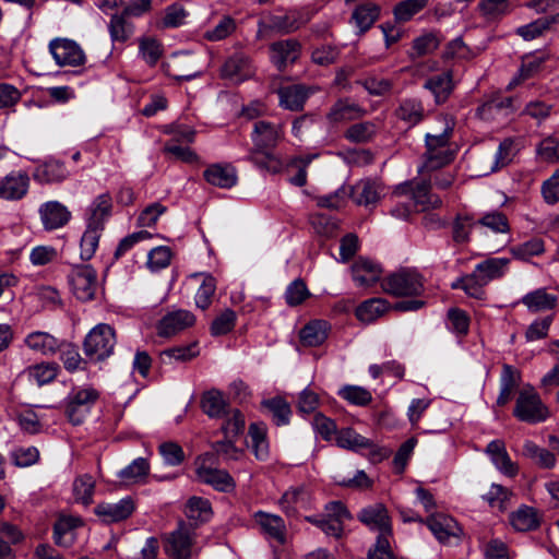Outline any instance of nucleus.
<instances>
[{"label": "nucleus", "mask_w": 559, "mask_h": 559, "mask_svg": "<svg viewBox=\"0 0 559 559\" xmlns=\"http://www.w3.org/2000/svg\"><path fill=\"white\" fill-rule=\"evenodd\" d=\"M509 262L507 258H490L477 264L474 271L483 278V283L488 284L504 274Z\"/></svg>", "instance_id": "nucleus-37"}, {"label": "nucleus", "mask_w": 559, "mask_h": 559, "mask_svg": "<svg viewBox=\"0 0 559 559\" xmlns=\"http://www.w3.org/2000/svg\"><path fill=\"white\" fill-rule=\"evenodd\" d=\"M338 394L348 403L357 406H366L372 401L371 392L359 385H345Z\"/></svg>", "instance_id": "nucleus-57"}, {"label": "nucleus", "mask_w": 559, "mask_h": 559, "mask_svg": "<svg viewBox=\"0 0 559 559\" xmlns=\"http://www.w3.org/2000/svg\"><path fill=\"white\" fill-rule=\"evenodd\" d=\"M425 523L441 543L448 542L451 537H457L461 533L456 521L443 513L431 514Z\"/></svg>", "instance_id": "nucleus-21"}, {"label": "nucleus", "mask_w": 559, "mask_h": 559, "mask_svg": "<svg viewBox=\"0 0 559 559\" xmlns=\"http://www.w3.org/2000/svg\"><path fill=\"white\" fill-rule=\"evenodd\" d=\"M521 380L520 371L510 365H503L500 377V393L497 397V405H507L513 395L514 390L519 386Z\"/></svg>", "instance_id": "nucleus-32"}, {"label": "nucleus", "mask_w": 559, "mask_h": 559, "mask_svg": "<svg viewBox=\"0 0 559 559\" xmlns=\"http://www.w3.org/2000/svg\"><path fill=\"white\" fill-rule=\"evenodd\" d=\"M490 461L503 475L514 477L519 472V466L514 463L507 452L503 440L496 439L489 442L485 450Z\"/></svg>", "instance_id": "nucleus-17"}, {"label": "nucleus", "mask_w": 559, "mask_h": 559, "mask_svg": "<svg viewBox=\"0 0 559 559\" xmlns=\"http://www.w3.org/2000/svg\"><path fill=\"white\" fill-rule=\"evenodd\" d=\"M98 399V392L92 388L81 389L69 396L66 415L73 425L83 423Z\"/></svg>", "instance_id": "nucleus-8"}, {"label": "nucleus", "mask_w": 559, "mask_h": 559, "mask_svg": "<svg viewBox=\"0 0 559 559\" xmlns=\"http://www.w3.org/2000/svg\"><path fill=\"white\" fill-rule=\"evenodd\" d=\"M148 469V462L143 457H138L119 473V477L126 481L136 483L146 477Z\"/></svg>", "instance_id": "nucleus-58"}, {"label": "nucleus", "mask_w": 559, "mask_h": 559, "mask_svg": "<svg viewBox=\"0 0 559 559\" xmlns=\"http://www.w3.org/2000/svg\"><path fill=\"white\" fill-rule=\"evenodd\" d=\"M347 190L348 197H350L357 205L365 206L378 203L382 193L381 186L370 179L360 180L356 185L347 187Z\"/></svg>", "instance_id": "nucleus-20"}, {"label": "nucleus", "mask_w": 559, "mask_h": 559, "mask_svg": "<svg viewBox=\"0 0 559 559\" xmlns=\"http://www.w3.org/2000/svg\"><path fill=\"white\" fill-rule=\"evenodd\" d=\"M486 285V283H483V278L474 271L472 274H468L454 282L452 284V288H461L473 298L484 299V286Z\"/></svg>", "instance_id": "nucleus-50"}, {"label": "nucleus", "mask_w": 559, "mask_h": 559, "mask_svg": "<svg viewBox=\"0 0 559 559\" xmlns=\"http://www.w3.org/2000/svg\"><path fill=\"white\" fill-rule=\"evenodd\" d=\"M380 14V7L368 2L359 4L352 14V20L354 21L356 27L359 28L360 32L368 31L373 23L378 20Z\"/></svg>", "instance_id": "nucleus-39"}, {"label": "nucleus", "mask_w": 559, "mask_h": 559, "mask_svg": "<svg viewBox=\"0 0 559 559\" xmlns=\"http://www.w3.org/2000/svg\"><path fill=\"white\" fill-rule=\"evenodd\" d=\"M95 481L92 476L83 475L78 477L73 483V492L75 499L83 504H90L93 499Z\"/></svg>", "instance_id": "nucleus-60"}, {"label": "nucleus", "mask_w": 559, "mask_h": 559, "mask_svg": "<svg viewBox=\"0 0 559 559\" xmlns=\"http://www.w3.org/2000/svg\"><path fill=\"white\" fill-rule=\"evenodd\" d=\"M254 520L261 532L269 538L281 545L286 542V526L281 516L260 511L254 514Z\"/></svg>", "instance_id": "nucleus-23"}, {"label": "nucleus", "mask_w": 559, "mask_h": 559, "mask_svg": "<svg viewBox=\"0 0 559 559\" xmlns=\"http://www.w3.org/2000/svg\"><path fill=\"white\" fill-rule=\"evenodd\" d=\"M558 298L554 294H549L545 288L533 290L521 299V302L531 312H542L551 310L557 306Z\"/></svg>", "instance_id": "nucleus-34"}, {"label": "nucleus", "mask_w": 559, "mask_h": 559, "mask_svg": "<svg viewBox=\"0 0 559 559\" xmlns=\"http://www.w3.org/2000/svg\"><path fill=\"white\" fill-rule=\"evenodd\" d=\"M104 230L86 225V229L80 241V257L82 260H91L97 248Z\"/></svg>", "instance_id": "nucleus-51"}, {"label": "nucleus", "mask_w": 559, "mask_h": 559, "mask_svg": "<svg viewBox=\"0 0 559 559\" xmlns=\"http://www.w3.org/2000/svg\"><path fill=\"white\" fill-rule=\"evenodd\" d=\"M253 67L248 56L236 52L222 66L221 75L234 84L243 82L253 75Z\"/></svg>", "instance_id": "nucleus-13"}, {"label": "nucleus", "mask_w": 559, "mask_h": 559, "mask_svg": "<svg viewBox=\"0 0 559 559\" xmlns=\"http://www.w3.org/2000/svg\"><path fill=\"white\" fill-rule=\"evenodd\" d=\"M510 523L519 532H527L538 526L535 509L523 506L510 515Z\"/></svg>", "instance_id": "nucleus-42"}, {"label": "nucleus", "mask_w": 559, "mask_h": 559, "mask_svg": "<svg viewBox=\"0 0 559 559\" xmlns=\"http://www.w3.org/2000/svg\"><path fill=\"white\" fill-rule=\"evenodd\" d=\"M235 323V311L226 309L213 320L211 324V334L213 336L225 335L234 329Z\"/></svg>", "instance_id": "nucleus-64"}, {"label": "nucleus", "mask_w": 559, "mask_h": 559, "mask_svg": "<svg viewBox=\"0 0 559 559\" xmlns=\"http://www.w3.org/2000/svg\"><path fill=\"white\" fill-rule=\"evenodd\" d=\"M190 56L176 53L164 64L165 73L176 80H191L199 74L194 67H190Z\"/></svg>", "instance_id": "nucleus-28"}, {"label": "nucleus", "mask_w": 559, "mask_h": 559, "mask_svg": "<svg viewBox=\"0 0 559 559\" xmlns=\"http://www.w3.org/2000/svg\"><path fill=\"white\" fill-rule=\"evenodd\" d=\"M69 173L63 163L49 160L36 167L33 177L39 183H58L67 179Z\"/></svg>", "instance_id": "nucleus-31"}, {"label": "nucleus", "mask_w": 559, "mask_h": 559, "mask_svg": "<svg viewBox=\"0 0 559 559\" xmlns=\"http://www.w3.org/2000/svg\"><path fill=\"white\" fill-rule=\"evenodd\" d=\"M336 444L340 448L357 451L360 449H368L372 447V441L368 438L357 433L352 428L340 430L335 437Z\"/></svg>", "instance_id": "nucleus-40"}, {"label": "nucleus", "mask_w": 559, "mask_h": 559, "mask_svg": "<svg viewBox=\"0 0 559 559\" xmlns=\"http://www.w3.org/2000/svg\"><path fill=\"white\" fill-rule=\"evenodd\" d=\"M251 138L253 147L249 152L248 160L267 171L278 173L282 168V163L272 154L271 150L282 139L281 126L259 120L253 124Z\"/></svg>", "instance_id": "nucleus-1"}, {"label": "nucleus", "mask_w": 559, "mask_h": 559, "mask_svg": "<svg viewBox=\"0 0 559 559\" xmlns=\"http://www.w3.org/2000/svg\"><path fill=\"white\" fill-rule=\"evenodd\" d=\"M29 188V177L24 171H12L0 179V199L17 201L23 199Z\"/></svg>", "instance_id": "nucleus-15"}, {"label": "nucleus", "mask_w": 559, "mask_h": 559, "mask_svg": "<svg viewBox=\"0 0 559 559\" xmlns=\"http://www.w3.org/2000/svg\"><path fill=\"white\" fill-rule=\"evenodd\" d=\"M358 519L370 530L378 531L379 535L392 534L391 519L382 503H374L361 509Z\"/></svg>", "instance_id": "nucleus-16"}, {"label": "nucleus", "mask_w": 559, "mask_h": 559, "mask_svg": "<svg viewBox=\"0 0 559 559\" xmlns=\"http://www.w3.org/2000/svg\"><path fill=\"white\" fill-rule=\"evenodd\" d=\"M251 448L258 460H265L269 455L266 441V426L262 423H253L249 426Z\"/></svg>", "instance_id": "nucleus-43"}, {"label": "nucleus", "mask_w": 559, "mask_h": 559, "mask_svg": "<svg viewBox=\"0 0 559 559\" xmlns=\"http://www.w3.org/2000/svg\"><path fill=\"white\" fill-rule=\"evenodd\" d=\"M309 21V17L299 12H289L274 20V26L285 33L297 31Z\"/></svg>", "instance_id": "nucleus-62"}, {"label": "nucleus", "mask_w": 559, "mask_h": 559, "mask_svg": "<svg viewBox=\"0 0 559 559\" xmlns=\"http://www.w3.org/2000/svg\"><path fill=\"white\" fill-rule=\"evenodd\" d=\"M197 476L200 481L211 485L221 491H228L235 487L233 477L224 469L200 465L197 468Z\"/></svg>", "instance_id": "nucleus-27"}, {"label": "nucleus", "mask_w": 559, "mask_h": 559, "mask_svg": "<svg viewBox=\"0 0 559 559\" xmlns=\"http://www.w3.org/2000/svg\"><path fill=\"white\" fill-rule=\"evenodd\" d=\"M41 224L46 230H56L66 226L72 214L69 209L59 201H47L38 210Z\"/></svg>", "instance_id": "nucleus-14"}, {"label": "nucleus", "mask_w": 559, "mask_h": 559, "mask_svg": "<svg viewBox=\"0 0 559 559\" xmlns=\"http://www.w3.org/2000/svg\"><path fill=\"white\" fill-rule=\"evenodd\" d=\"M544 250V242L539 238H533L510 249L512 255L520 260H528L534 255L543 253Z\"/></svg>", "instance_id": "nucleus-61"}, {"label": "nucleus", "mask_w": 559, "mask_h": 559, "mask_svg": "<svg viewBox=\"0 0 559 559\" xmlns=\"http://www.w3.org/2000/svg\"><path fill=\"white\" fill-rule=\"evenodd\" d=\"M112 199L109 193L96 197L88 206L86 225L104 230L105 224L111 215Z\"/></svg>", "instance_id": "nucleus-19"}, {"label": "nucleus", "mask_w": 559, "mask_h": 559, "mask_svg": "<svg viewBox=\"0 0 559 559\" xmlns=\"http://www.w3.org/2000/svg\"><path fill=\"white\" fill-rule=\"evenodd\" d=\"M308 498V491L304 486L292 487L282 496L280 506L286 513H294L307 504Z\"/></svg>", "instance_id": "nucleus-45"}, {"label": "nucleus", "mask_w": 559, "mask_h": 559, "mask_svg": "<svg viewBox=\"0 0 559 559\" xmlns=\"http://www.w3.org/2000/svg\"><path fill=\"white\" fill-rule=\"evenodd\" d=\"M59 366L56 362H41L31 366L27 374L31 380L35 381L39 386L51 382L58 374Z\"/></svg>", "instance_id": "nucleus-52"}, {"label": "nucleus", "mask_w": 559, "mask_h": 559, "mask_svg": "<svg viewBox=\"0 0 559 559\" xmlns=\"http://www.w3.org/2000/svg\"><path fill=\"white\" fill-rule=\"evenodd\" d=\"M301 53V45L297 39L289 38L270 45L271 62L280 70H285L296 62Z\"/></svg>", "instance_id": "nucleus-11"}, {"label": "nucleus", "mask_w": 559, "mask_h": 559, "mask_svg": "<svg viewBox=\"0 0 559 559\" xmlns=\"http://www.w3.org/2000/svg\"><path fill=\"white\" fill-rule=\"evenodd\" d=\"M515 154L514 141L512 139H504L495 153L488 160V166L484 169L485 174L496 171L507 166Z\"/></svg>", "instance_id": "nucleus-41"}, {"label": "nucleus", "mask_w": 559, "mask_h": 559, "mask_svg": "<svg viewBox=\"0 0 559 559\" xmlns=\"http://www.w3.org/2000/svg\"><path fill=\"white\" fill-rule=\"evenodd\" d=\"M352 277L358 287H370L376 284L382 274L379 264L366 258H358L350 267Z\"/></svg>", "instance_id": "nucleus-18"}, {"label": "nucleus", "mask_w": 559, "mask_h": 559, "mask_svg": "<svg viewBox=\"0 0 559 559\" xmlns=\"http://www.w3.org/2000/svg\"><path fill=\"white\" fill-rule=\"evenodd\" d=\"M513 493L506 487L492 484L489 490L483 496V499L491 507L499 511H504Z\"/></svg>", "instance_id": "nucleus-54"}, {"label": "nucleus", "mask_w": 559, "mask_h": 559, "mask_svg": "<svg viewBox=\"0 0 559 559\" xmlns=\"http://www.w3.org/2000/svg\"><path fill=\"white\" fill-rule=\"evenodd\" d=\"M171 257L173 253L169 247H156L148 253L147 266L153 272L165 269L170 264Z\"/></svg>", "instance_id": "nucleus-63"}, {"label": "nucleus", "mask_w": 559, "mask_h": 559, "mask_svg": "<svg viewBox=\"0 0 559 559\" xmlns=\"http://www.w3.org/2000/svg\"><path fill=\"white\" fill-rule=\"evenodd\" d=\"M396 194H409L414 201V205L418 211H427L440 206L441 200L438 195L430 193V183L420 181L417 183L407 182L401 185L395 190Z\"/></svg>", "instance_id": "nucleus-9"}, {"label": "nucleus", "mask_w": 559, "mask_h": 559, "mask_svg": "<svg viewBox=\"0 0 559 559\" xmlns=\"http://www.w3.org/2000/svg\"><path fill=\"white\" fill-rule=\"evenodd\" d=\"M440 43L441 37L437 32L425 33L413 40L411 56L418 58L431 53L439 47Z\"/></svg>", "instance_id": "nucleus-49"}, {"label": "nucleus", "mask_w": 559, "mask_h": 559, "mask_svg": "<svg viewBox=\"0 0 559 559\" xmlns=\"http://www.w3.org/2000/svg\"><path fill=\"white\" fill-rule=\"evenodd\" d=\"M203 177L212 186L229 189L237 183V171L230 164H212L203 173Z\"/></svg>", "instance_id": "nucleus-22"}, {"label": "nucleus", "mask_w": 559, "mask_h": 559, "mask_svg": "<svg viewBox=\"0 0 559 559\" xmlns=\"http://www.w3.org/2000/svg\"><path fill=\"white\" fill-rule=\"evenodd\" d=\"M424 87L430 91L437 104H443L454 88L452 73L445 71L426 80Z\"/></svg>", "instance_id": "nucleus-29"}, {"label": "nucleus", "mask_w": 559, "mask_h": 559, "mask_svg": "<svg viewBox=\"0 0 559 559\" xmlns=\"http://www.w3.org/2000/svg\"><path fill=\"white\" fill-rule=\"evenodd\" d=\"M223 417L225 418V421L222 429L225 433V438H236L243 432L245 417L239 409L228 408Z\"/></svg>", "instance_id": "nucleus-55"}, {"label": "nucleus", "mask_w": 559, "mask_h": 559, "mask_svg": "<svg viewBox=\"0 0 559 559\" xmlns=\"http://www.w3.org/2000/svg\"><path fill=\"white\" fill-rule=\"evenodd\" d=\"M513 416L520 421L538 424L545 421L550 412L535 388L527 384L518 394Z\"/></svg>", "instance_id": "nucleus-2"}, {"label": "nucleus", "mask_w": 559, "mask_h": 559, "mask_svg": "<svg viewBox=\"0 0 559 559\" xmlns=\"http://www.w3.org/2000/svg\"><path fill=\"white\" fill-rule=\"evenodd\" d=\"M452 160V153L449 147L429 151L425 153V162L420 170H435L448 165Z\"/></svg>", "instance_id": "nucleus-59"}, {"label": "nucleus", "mask_w": 559, "mask_h": 559, "mask_svg": "<svg viewBox=\"0 0 559 559\" xmlns=\"http://www.w3.org/2000/svg\"><path fill=\"white\" fill-rule=\"evenodd\" d=\"M390 305L383 298H371L361 302L356 309V317L359 321L370 323L389 311Z\"/></svg>", "instance_id": "nucleus-36"}, {"label": "nucleus", "mask_w": 559, "mask_h": 559, "mask_svg": "<svg viewBox=\"0 0 559 559\" xmlns=\"http://www.w3.org/2000/svg\"><path fill=\"white\" fill-rule=\"evenodd\" d=\"M395 114L400 120H403L408 126L419 123L425 116L423 104L416 98L403 99Z\"/></svg>", "instance_id": "nucleus-38"}, {"label": "nucleus", "mask_w": 559, "mask_h": 559, "mask_svg": "<svg viewBox=\"0 0 559 559\" xmlns=\"http://www.w3.org/2000/svg\"><path fill=\"white\" fill-rule=\"evenodd\" d=\"M330 324L324 320H313L306 324L299 332V337L305 346H319L328 337Z\"/></svg>", "instance_id": "nucleus-35"}, {"label": "nucleus", "mask_w": 559, "mask_h": 559, "mask_svg": "<svg viewBox=\"0 0 559 559\" xmlns=\"http://www.w3.org/2000/svg\"><path fill=\"white\" fill-rule=\"evenodd\" d=\"M49 51L60 67H78L84 64L86 60L80 45L68 38L52 39L49 43Z\"/></svg>", "instance_id": "nucleus-6"}, {"label": "nucleus", "mask_w": 559, "mask_h": 559, "mask_svg": "<svg viewBox=\"0 0 559 559\" xmlns=\"http://www.w3.org/2000/svg\"><path fill=\"white\" fill-rule=\"evenodd\" d=\"M194 538L189 528L179 526L164 536L163 548L171 559H190L193 554Z\"/></svg>", "instance_id": "nucleus-7"}, {"label": "nucleus", "mask_w": 559, "mask_h": 559, "mask_svg": "<svg viewBox=\"0 0 559 559\" xmlns=\"http://www.w3.org/2000/svg\"><path fill=\"white\" fill-rule=\"evenodd\" d=\"M557 25H559V12L539 17L526 25H523L516 29V33L525 40H533Z\"/></svg>", "instance_id": "nucleus-33"}, {"label": "nucleus", "mask_w": 559, "mask_h": 559, "mask_svg": "<svg viewBox=\"0 0 559 559\" xmlns=\"http://www.w3.org/2000/svg\"><path fill=\"white\" fill-rule=\"evenodd\" d=\"M135 510V502L131 497L115 502H100L95 507V514L106 524L127 520Z\"/></svg>", "instance_id": "nucleus-10"}, {"label": "nucleus", "mask_w": 559, "mask_h": 559, "mask_svg": "<svg viewBox=\"0 0 559 559\" xmlns=\"http://www.w3.org/2000/svg\"><path fill=\"white\" fill-rule=\"evenodd\" d=\"M115 346V330L106 323L95 325L83 342L84 354L92 361H102L108 358L114 353Z\"/></svg>", "instance_id": "nucleus-3"}, {"label": "nucleus", "mask_w": 559, "mask_h": 559, "mask_svg": "<svg viewBox=\"0 0 559 559\" xmlns=\"http://www.w3.org/2000/svg\"><path fill=\"white\" fill-rule=\"evenodd\" d=\"M81 518L60 515L53 525V538L57 545L69 547L75 539V530L82 526Z\"/></svg>", "instance_id": "nucleus-24"}, {"label": "nucleus", "mask_w": 559, "mask_h": 559, "mask_svg": "<svg viewBox=\"0 0 559 559\" xmlns=\"http://www.w3.org/2000/svg\"><path fill=\"white\" fill-rule=\"evenodd\" d=\"M277 93L281 106L292 111L301 110L309 95V91L304 85L283 86Z\"/></svg>", "instance_id": "nucleus-30"}, {"label": "nucleus", "mask_w": 559, "mask_h": 559, "mask_svg": "<svg viewBox=\"0 0 559 559\" xmlns=\"http://www.w3.org/2000/svg\"><path fill=\"white\" fill-rule=\"evenodd\" d=\"M262 406L271 414L277 426L289 423L292 414L289 404L282 397H273L262 402Z\"/></svg>", "instance_id": "nucleus-48"}, {"label": "nucleus", "mask_w": 559, "mask_h": 559, "mask_svg": "<svg viewBox=\"0 0 559 559\" xmlns=\"http://www.w3.org/2000/svg\"><path fill=\"white\" fill-rule=\"evenodd\" d=\"M24 343L29 349L46 356L56 354L63 345V341H59L53 335L41 331L29 333Z\"/></svg>", "instance_id": "nucleus-26"}, {"label": "nucleus", "mask_w": 559, "mask_h": 559, "mask_svg": "<svg viewBox=\"0 0 559 559\" xmlns=\"http://www.w3.org/2000/svg\"><path fill=\"white\" fill-rule=\"evenodd\" d=\"M377 132V127L373 122L365 121L352 124L345 131V138L350 142L364 143L370 141Z\"/></svg>", "instance_id": "nucleus-56"}, {"label": "nucleus", "mask_w": 559, "mask_h": 559, "mask_svg": "<svg viewBox=\"0 0 559 559\" xmlns=\"http://www.w3.org/2000/svg\"><path fill=\"white\" fill-rule=\"evenodd\" d=\"M108 29L112 41L124 43L133 34V25L128 21L124 13L112 15Z\"/></svg>", "instance_id": "nucleus-47"}, {"label": "nucleus", "mask_w": 559, "mask_h": 559, "mask_svg": "<svg viewBox=\"0 0 559 559\" xmlns=\"http://www.w3.org/2000/svg\"><path fill=\"white\" fill-rule=\"evenodd\" d=\"M427 0H404L399 2L393 10L394 17L400 23L411 21L417 13L427 5Z\"/></svg>", "instance_id": "nucleus-53"}, {"label": "nucleus", "mask_w": 559, "mask_h": 559, "mask_svg": "<svg viewBox=\"0 0 559 559\" xmlns=\"http://www.w3.org/2000/svg\"><path fill=\"white\" fill-rule=\"evenodd\" d=\"M194 277H201V284L195 293V305L198 308L207 309L213 300L216 290V281L210 274H194Z\"/></svg>", "instance_id": "nucleus-46"}, {"label": "nucleus", "mask_w": 559, "mask_h": 559, "mask_svg": "<svg viewBox=\"0 0 559 559\" xmlns=\"http://www.w3.org/2000/svg\"><path fill=\"white\" fill-rule=\"evenodd\" d=\"M68 284L72 294L81 301L95 298L98 289L97 272L90 264H74L68 275Z\"/></svg>", "instance_id": "nucleus-5"}, {"label": "nucleus", "mask_w": 559, "mask_h": 559, "mask_svg": "<svg viewBox=\"0 0 559 559\" xmlns=\"http://www.w3.org/2000/svg\"><path fill=\"white\" fill-rule=\"evenodd\" d=\"M381 287L396 297L418 296L424 292V280L416 270L402 267L384 277Z\"/></svg>", "instance_id": "nucleus-4"}, {"label": "nucleus", "mask_w": 559, "mask_h": 559, "mask_svg": "<svg viewBox=\"0 0 559 559\" xmlns=\"http://www.w3.org/2000/svg\"><path fill=\"white\" fill-rule=\"evenodd\" d=\"M201 407L210 417H223L228 409L222 392L217 390H211L203 394Z\"/></svg>", "instance_id": "nucleus-44"}, {"label": "nucleus", "mask_w": 559, "mask_h": 559, "mask_svg": "<svg viewBox=\"0 0 559 559\" xmlns=\"http://www.w3.org/2000/svg\"><path fill=\"white\" fill-rule=\"evenodd\" d=\"M366 112L365 108L349 99H338L326 117L331 122L338 123L360 119Z\"/></svg>", "instance_id": "nucleus-25"}, {"label": "nucleus", "mask_w": 559, "mask_h": 559, "mask_svg": "<svg viewBox=\"0 0 559 559\" xmlns=\"http://www.w3.org/2000/svg\"><path fill=\"white\" fill-rule=\"evenodd\" d=\"M195 323L192 312L178 309L165 314L157 323V334L162 337L174 336Z\"/></svg>", "instance_id": "nucleus-12"}]
</instances>
